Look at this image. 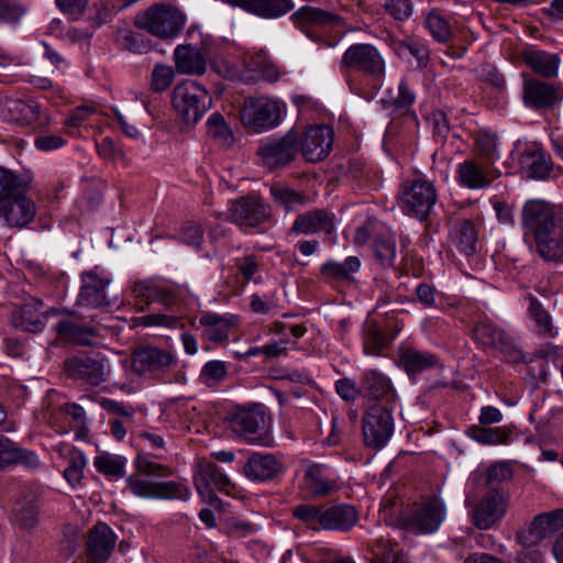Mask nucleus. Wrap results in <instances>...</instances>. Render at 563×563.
Here are the masks:
<instances>
[{
  "label": "nucleus",
  "mask_w": 563,
  "mask_h": 563,
  "mask_svg": "<svg viewBox=\"0 0 563 563\" xmlns=\"http://www.w3.org/2000/svg\"><path fill=\"white\" fill-rule=\"evenodd\" d=\"M474 339L485 347L508 353L512 347L511 338L489 321H478L473 330Z\"/></svg>",
  "instance_id": "30"
},
{
  "label": "nucleus",
  "mask_w": 563,
  "mask_h": 563,
  "mask_svg": "<svg viewBox=\"0 0 563 563\" xmlns=\"http://www.w3.org/2000/svg\"><path fill=\"white\" fill-rule=\"evenodd\" d=\"M232 5L252 12L258 16L274 19L282 16L292 10L291 0H222Z\"/></svg>",
  "instance_id": "29"
},
{
  "label": "nucleus",
  "mask_w": 563,
  "mask_h": 563,
  "mask_svg": "<svg viewBox=\"0 0 563 563\" xmlns=\"http://www.w3.org/2000/svg\"><path fill=\"white\" fill-rule=\"evenodd\" d=\"M86 464L87 459L81 451L71 450L69 452L68 465L64 471V477L71 486H77L81 483Z\"/></svg>",
  "instance_id": "55"
},
{
  "label": "nucleus",
  "mask_w": 563,
  "mask_h": 563,
  "mask_svg": "<svg viewBox=\"0 0 563 563\" xmlns=\"http://www.w3.org/2000/svg\"><path fill=\"white\" fill-rule=\"evenodd\" d=\"M376 258L382 266L390 267L396 260V243L391 239L376 238L373 244Z\"/></svg>",
  "instance_id": "59"
},
{
  "label": "nucleus",
  "mask_w": 563,
  "mask_h": 563,
  "mask_svg": "<svg viewBox=\"0 0 563 563\" xmlns=\"http://www.w3.org/2000/svg\"><path fill=\"white\" fill-rule=\"evenodd\" d=\"M126 483L130 490L139 497L169 499L176 497V483L173 481L152 483L131 475L126 478Z\"/></svg>",
  "instance_id": "32"
},
{
  "label": "nucleus",
  "mask_w": 563,
  "mask_h": 563,
  "mask_svg": "<svg viewBox=\"0 0 563 563\" xmlns=\"http://www.w3.org/2000/svg\"><path fill=\"white\" fill-rule=\"evenodd\" d=\"M55 330L60 338L77 345H92L95 339L99 336L97 328L68 320L59 321L55 325Z\"/></svg>",
  "instance_id": "37"
},
{
  "label": "nucleus",
  "mask_w": 563,
  "mask_h": 563,
  "mask_svg": "<svg viewBox=\"0 0 563 563\" xmlns=\"http://www.w3.org/2000/svg\"><path fill=\"white\" fill-rule=\"evenodd\" d=\"M117 543L114 531L104 522L96 523L89 531L87 540L88 563H106Z\"/></svg>",
  "instance_id": "20"
},
{
  "label": "nucleus",
  "mask_w": 563,
  "mask_h": 563,
  "mask_svg": "<svg viewBox=\"0 0 563 563\" xmlns=\"http://www.w3.org/2000/svg\"><path fill=\"white\" fill-rule=\"evenodd\" d=\"M250 307L255 313L267 314L278 308V299L274 294L264 296L253 294L250 298Z\"/></svg>",
  "instance_id": "62"
},
{
  "label": "nucleus",
  "mask_w": 563,
  "mask_h": 563,
  "mask_svg": "<svg viewBox=\"0 0 563 563\" xmlns=\"http://www.w3.org/2000/svg\"><path fill=\"white\" fill-rule=\"evenodd\" d=\"M81 288L78 302L86 307H101L109 303L106 288L110 284L108 277L98 274L97 268L81 275Z\"/></svg>",
  "instance_id": "25"
},
{
  "label": "nucleus",
  "mask_w": 563,
  "mask_h": 563,
  "mask_svg": "<svg viewBox=\"0 0 563 563\" xmlns=\"http://www.w3.org/2000/svg\"><path fill=\"white\" fill-rule=\"evenodd\" d=\"M520 57L533 73L541 77L553 78L559 73L561 58L558 54L527 47L521 51Z\"/></svg>",
  "instance_id": "27"
},
{
  "label": "nucleus",
  "mask_w": 563,
  "mask_h": 563,
  "mask_svg": "<svg viewBox=\"0 0 563 563\" xmlns=\"http://www.w3.org/2000/svg\"><path fill=\"white\" fill-rule=\"evenodd\" d=\"M5 111L9 120L21 126L46 130L52 124V117L48 110L33 99L10 100L5 104Z\"/></svg>",
  "instance_id": "13"
},
{
  "label": "nucleus",
  "mask_w": 563,
  "mask_h": 563,
  "mask_svg": "<svg viewBox=\"0 0 563 563\" xmlns=\"http://www.w3.org/2000/svg\"><path fill=\"white\" fill-rule=\"evenodd\" d=\"M399 361L408 374H417L439 364L434 354L411 346L400 349Z\"/></svg>",
  "instance_id": "36"
},
{
  "label": "nucleus",
  "mask_w": 563,
  "mask_h": 563,
  "mask_svg": "<svg viewBox=\"0 0 563 563\" xmlns=\"http://www.w3.org/2000/svg\"><path fill=\"white\" fill-rule=\"evenodd\" d=\"M457 184L464 188L477 190L488 187L493 180L490 165L475 159H465L460 163L455 170Z\"/></svg>",
  "instance_id": "24"
},
{
  "label": "nucleus",
  "mask_w": 563,
  "mask_h": 563,
  "mask_svg": "<svg viewBox=\"0 0 563 563\" xmlns=\"http://www.w3.org/2000/svg\"><path fill=\"white\" fill-rule=\"evenodd\" d=\"M300 152V132L290 129L284 135L263 139L257 147L262 166L271 172L285 168L297 158Z\"/></svg>",
  "instance_id": "3"
},
{
  "label": "nucleus",
  "mask_w": 563,
  "mask_h": 563,
  "mask_svg": "<svg viewBox=\"0 0 563 563\" xmlns=\"http://www.w3.org/2000/svg\"><path fill=\"white\" fill-rule=\"evenodd\" d=\"M283 104L268 97L246 98L243 102L240 120L242 124L255 132L272 130L282 122Z\"/></svg>",
  "instance_id": "6"
},
{
  "label": "nucleus",
  "mask_w": 563,
  "mask_h": 563,
  "mask_svg": "<svg viewBox=\"0 0 563 563\" xmlns=\"http://www.w3.org/2000/svg\"><path fill=\"white\" fill-rule=\"evenodd\" d=\"M563 529V509L538 515L529 529L520 532L517 538L525 547H536L540 541Z\"/></svg>",
  "instance_id": "18"
},
{
  "label": "nucleus",
  "mask_w": 563,
  "mask_h": 563,
  "mask_svg": "<svg viewBox=\"0 0 563 563\" xmlns=\"http://www.w3.org/2000/svg\"><path fill=\"white\" fill-rule=\"evenodd\" d=\"M178 240L196 251L200 250L205 242L202 224L196 220L186 221L181 227Z\"/></svg>",
  "instance_id": "56"
},
{
  "label": "nucleus",
  "mask_w": 563,
  "mask_h": 563,
  "mask_svg": "<svg viewBox=\"0 0 563 563\" xmlns=\"http://www.w3.org/2000/svg\"><path fill=\"white\" fill-rule=\"evenodd\" d=\"M528 313L534 323V329L538 334L545 338H554L556 335L552 317L534 297H529Z\"/></svg>",
  "instance_id": "42"
},
{
  "label": "nucleus",
  "mask_w": 563,
  "mask_h": 563,
  "mask_svg": "<svg viewBox=\"0 0 563 563\" xmlns=\"http://www.w3.org/2000/svg\"><path fill=\"white\" fill-rule=\"evenodd\" d=\"M203 334L210 341L220 343L229 339L232 330V316H221L214 312H205L200 318Z\"/></svg>",
  "instance_id": "34"
},
{
  "label": "nucleus",
  "mask_w": 563,
  "mask_h": 563,
  "mask_svg": "<svg viewBox=\"0 0 563 563\" xmlns=\"http://www.w3.org/2000/svg\"><path fill=\"white\" fill-rule=\"evenodd\" d=\"M416 101V93L406 80H401L398 85L397 95L390 96L386 101L394 111L407 112Z\"/></svg>",
  "instance_id": "57"
},
{
  "label": "nucleus",
  "mask_w": 563,
  "mask_h": 563,
  "mask_svg": "<svg viewBox=\"0 0 563 563\" xmlns=\"http://www.w3.org/2000/svg\"><path fill=\"white\" fill-rule=\"evenodd\" d=\"M25 185L27 184L19 176L9 169L0 167V208H3L2 205L8 199L13 198L14 195H18V191L25 187Z\"/></svg>",
  "instance_id": "54"
},
{
  "label": "nucleus",
  "mask_w": 563,
  "mask_h": 563,
  "mask_svg": "<svg viewBox=\"0 0 563 563\" xmlns=\"http://www.w3.org/2000/svg\"><path fill=\"white\" fill-rule=\"evenodd\" d=\"M512 155L527 177L544 179L549 176L551 170L550 157L540 144L518 142Z\"/></svg>",
  "instance_id": "14"
},
{
  "label": "nucleus",
  "mask_w": 563,
  "mask_h": 563,
  "mask_svg": "<svg viewBox=\"0 0 563 563\" xmlns=\"http://www.w3.org/2000/svg\"><path fill=\"white\" fill-rule=\"evenodd\" d=\"M136 27L162 40L176 35V8L167 3H155L136 14Z\"/></svg>",
  "instance_id": "8"
},
{
  "label": "nucleus",
  "mask_w": 563,
  "mask_h": 563,
  "mask_svg": "<svg viewBox=\"0 0 563 563\" xmlns=\"http://www.w3.org/2000/svg\"><path fill=\"white\" fill-rule=\"evenodd\" d=\"M243 63L249 70L258 73L267 81L274 82L280 77L278 66L264 49L244 52Z\"/></svg>",
  "instance_id": "33"
},
{
  "label": "nucleus",
  "mask_w": 563,
  "mask_h": 563,
  "mask_svg": "<svg viewBox=\"0 0 563 563\" xmlns=\"http://www.w3.org/2000/svg\"><path fill=\"white\" fill-rule=\"evenodd\" d=\"M207 51L194 52V49L178 47V74H197L206 71Z\"/></svg>",
  "instance_id": "48"
},
{
  "label": "nucleus",
  "mask_w": 563,
  "mask_h": 563,
  "mask_svg": "<svg viewBox=\"0 0 563 563\" xmlns=\"http://www.w3.org/2000/svg\"><path fill=\"white\" fill-rule=\"evenodd\" d=\"M126 459L122 455L101 452L93 459L98 473L111 481H118L125 474Z\"/></svg>",
  "instance_id": "39"
},
{
  "label": "nucleus",
  "mask_w": 563,
  "mask_h": 563,
  "mask_svg": "<svg viewBox=\"0 0 563 563\" xmlns=\"http://www.w3.org/2000/svg\"><path fill=\"white\" fill-rule=\"evenodd\" d=\"M444 518L443 501L438 497H431L413 506L405 518V526L418 533H432L439 529Z\"/></svg>",
  "instance_id": "11"
},
{
  "label": "nucleus",
  "mask_w": 563,
  "mask_h": 563,
  "mask_svg": "<svg viewBox=\"0 0 563 563\" xmlns=\"http://www.w3.org/2000/svg\"><path fill=\"white\" fill-rule=\"evenodd\" d=\"M178 125L180 122L186 126L196 124L210 106V97L197 82L184 80L178 82Z\"/></svg>",
  "instance_id": "9"
},
{
  "label": "nucleus",
  "mask_w": 563,
  "mask_h": 563,
  "mask_svg": "<svg viewBox=\"0 0 563 563\" xmlns=\"http://www.w3.org/2000/svg\"><path fill=\"white\" fill-rule=\"evenodd\" d=\"M139 444L145 454L153 455L156 459H163L166 451L165 439L156 432H142L139 434Z\"/></svg>",
  "instance_id": "58"
},
{
  "label": "nucleus",
  "mask_w": 563,
  "mask_h": 563,
  "mask_svg": "<svg viewBox=\"0 0 563 563\" xmlns=\"http://www.w3.org/2000/svg\"><path fill=\"white\" fill-rule=\"evenodd\" d=\"M134 465L139 473L148 476L166 477L173 473L170 466L154 462L141 454L135 459Z\"/></svg>",
  "instance_id": "60"
},
{
  "label": "nucleus",
  "mask_w": 563,
  "mask_h": 563,
  "mask_svg": "<svg viewBox=\"0 0 563 563\" xmlns=\"http://www.w3.org/2000/svg\"><path fill=\"white\" fill-rule=\"evenodd\" d=\"M12 324L15 328L27 332H38L42 330V322L34 307L25 305L14 311L11 317Z\"/></svg>",
  "instance_id": "50"
},
{
  "label": "nucleus",
  "mask_w": 563,
  "mask_h": 563,
  "mask_svg": "<svg viewBox=\"0 0 563 563\" xmlns=\"http://www.w3.org/2000/svg\"><path fill=\"white\" fill-rule=\"evenodd\" d=\"M40 508L34 500L18 501L13 509V521L19 529L32 532L38 525Z\"/></svg>",
  "instance_id": "43"
},
{
  "label": "nucleus",
  "mask_w": 563,
  "mask_h": 563,
  "mask_svg": "<svg viewBox=\"0 0 563 563\" xmlns=\"http://www.w3.org/2000/svg\"><path fill=\"white\" fill-rule=\"evenodd\" d=\"M164 284L161 280H141L135 284L133 291L150 301L157 300L164 305H172L174 296L170 291L166 290Z\"/></svg>",
  "instance_id": "47"
},
{
  "label": "nucleus",
  "mask_w": 563,
  "mask_h": 563,
  "mask_svg": "<svg viewBox=\"0 0 563 563\" xmlns=\"http://www.w3.org/2000/svg\"><path fill=\"white\" fill-rule=\"evenodd\" d=\"M27 185L18 195L8 199L0 208V218H3L9 227L23 228L33 221L36 214L34 201L26 196Z\"/></svg>",
  "instance_id": "19"
},
{
  "label": "nucleus",
  "mask_w": 563,
  "mask_h": 563,
  "mask_svg": "<svg viewBox=\"0 0 563 563\" xmlns=\"http://www.w3.org/2000/svg\"><path fill=\"white\" fill-rule=\"evenodd\" d=\"M371 552L373 555L371 563H383L386 560H390V558L397 553L394 551L389 539L384 537L377 538L373 541Z\"/></svg>",
  "instance_id": "63"
},
{
  "label": "nucleus",
  "mask_w": 563,
  "mask_h": 563,
  "mask_svg": "<svg viewBox=\"0 0 563 563\" xmlns=\"http://www.w3.org/2000/svg\"><path fill=\"white\" fill-rule=\"evenodd\" d=\"M194 485L200 498L214 509L221 510L223 503L217 496L213 487L225 495H233L234 483L219 466L210 461L201 460L194 473Z\"/></svg>",
  "instance_id": "5"
},
{
  "label": "nucleus",
  "mask_w": 563,
  "mask_h": 563,
  "mask_svg": "<svg viewBox=\"0 0 563 563\" xmlns=\"http://www.w3.org/2000/svg\"><path fill=\"white\" fill-rule=\"evenodd\" d=\"M388 345V339L374 319L368 318L363 325V346L367 355H379Z\"/></svg>",
  "instance_id": "40"
},
{
  "label": "nucleus",
  "mask_w": 563,
  "mask_h": 563,
  "mask_svg": "<svg viewBox=\"0 0 563 563\" xmlns=\"http://www.w3.org/2000/svg\"><path fill=\"white\" fill-rule=\"evenodd\" d=\"M208 134L222 146H229L233 142L230 126L219 113H212L207 121Z\"/></svg>",
  "instance_id": "52"
},
{
  "label": "nucleus",
  "mask_w": 563,
  "mask_h": 563,
  "mask_svg": "<svg viewBox=\"0 0 563 563\" xmlns=\"http://www.w3.org/2000/svg\"><path fill=\"white\" fill-rule=\"evenodd\" d=\"M271 194L275 202L284 207L286 211H292L309 203V198L305 194L280 184L273 185Z\"/></svg>",
  "instance_id": "44"
},
{
  "label": "nucleus",
  "mask_w": 563,
  "mask_h": 563,
  "mask_svg": "<svg viewBox=\"0 0 563 563\" xmlns=\"http://www.w3.org/2000/svg\"><path fill=\"white\" fill-rule=\"evenodd\" d=\"M229 429L251 444L268 445L271 417L264 405L256 404L249 408L238 407L225 416Z\"/></svg>",
  "instance_id": "2"
},
{
  "label": "nucleus",
  "mask_w": 563,
  "mask_h": 563,
  "mask_svg": "<svg viewBox=\"0 0 563 563\" xmlns=\"http://www.w3.org/2000/svg\"><path fill=\"white\" fill-rule=\"evenodd\" d=\"M323 508L312 504H301L292 509V516L311 529L322 530Z\"/></svg>",
  "instance_id": "51"
},
{
  "label": "nucleus",
  "mask_w": 563,
  "mask_h": 563,
  "mask_svg": "<svg viewBox=\"0 0 563 563\" xmlns=\"http://www.w3.org/2000/svg\"><path fill=\"white\" fill-rule=\"evenodd\" d=\"M474 142L476 154L482 162L492 166L499 159L498 136L496 133L481 130L476 133Z\"/></svg>",
  "instance_id": "41"
},
{
  "label": "nucleus",
  "mask_w": 563,
  "mask_h": 563,
  "mask_svg": "<svg viewBox=\"0 0 563 563\" xmlns=\"http://www.w3.org/2000/svg\"><path fill=\"white\" fill-rule=\"evenodd\" d=\"M399 198L406 213L424 220L434 207L438 195L432 181L419 177L401 185Z\"/></svg>",
  "instance_id": "7"
},
{
  "label": "nucleus",
  "mask_w": 563,
  "mask_h": 563,
  "mask_svg": "<svg viewBox=\"0 0 563 563\" xmlns=\"http://www.w3.org/2000/svg\"><path fill=\"white\" fill-rule=\"evenodd\" d=\"M333 130L328 125L308 128L300 133V152L308 162L322 161L332 148Z\"/></svg>",
  "instance_id": "17"
},
{
  "label": "nucleus",
  "mask_w": 563,
  "mask_h": 563,
  "mask_svg": "<svg viewBox=\"0 0 563 563\" xmlns=\"http://www.w3.org/2000/svg\"><path fill=\"white\" fill-rule=\"evenodd\" d=\"M175 77L170 66L156 65L152 73V86L155 91H164L169 87Z\"/></svg>",
  "instance_id": "64"
},
{
  "label": "nucleus",
  "mask_w": 563,
  "mask_h": 563,
  "mask_svg": "<svg viewBox=\"0 0 563 563\" xmlns=\"http://www.w3.org/2000/svg\"><path fill=\"white\" fill-rule=\"evenodd\" d=\"M292 18L297 23L302 25L311 24L324 26L339 24L340 22V18L338 15L310 5L300 8Z\"/></svg>",
  "instance_id": "45"
},
{
  "label": "nucleus",
  "mask_w": 563,
  "mask_h": 563,
  "mask_svg": "<svg viewBox=\"0 0 563 563\" xmlns=\"http://www.w3.org/2000/svg\"><path fill=\"white\" fill-rule=\"evenodd\" d=\"M424 26L439 43H448L455 37L459 30L440 11L432 10L424 20Z\"/></svg>",
  "instance_id": "38"
},
{
  "label": "nucleus",
  "mask_w": 563,
  "mask_h": 563,
  "mask_svg": "<svg viewBox=\"0 0 563 563\" xmlns=\"http://www.w3.org/2000/svg\"><path fill=\"white\" fill-rule=\"evenodd\" d=\"M283 464L273 454L253 453L244 465V474L254 482H265L277 477Z\"/></svg>",
  "instance_id": "26"
},
{
  "label": "nucleus",
  "mask_w": 563,
  "mask_h": 563,
  "mask_svg": "<svg viewBox=\"0 0 563 563\" xmlns=\"http://www.w3.org/2000/svg\"><path fill=\"white\" fill-rule=\"evenodd\" d=\"M303 488L311 497H325L333 494L338 485L324 475L320 465H311L305 472Z\"/></svg>",
  "instance_id": "35"
},
{
  "label": "nucleus",
  "mask_w": 563,
  "mask_h": 563,
  "mask_svg": "<svg viewBox=\"0 0 563 563\" xmlns=\"http://www.w3.org/2000/svg\"><path fill=\"white\" fill-rule=\"evenodd\" d=\"M394 432V419L388 409L375 405L363 418V439L367 448L383 449Z\"/></svg>",
  "instance_id": "10"
},
{
  "label": "nucleus",
  "mask_w": 563,
  "mask_h": 563,
  "mask_svg": "<svg viewBox=\"0 0 563 563\" xmlns=\"http://www.w3.org/2000/svg\"><path fill=\"white\" fill-rule=\"evenodd\" d=\"M523 242L543 261L563 262V212L542 199H529L521 209Z\"/></svg>",
  "instance_id": "1"
},
{
  "label": "nucleus",
  "mask_w": 563,
  "mask_h": 563,
  "mask_svg": "<svg viewBox=\"0 0 563 563\" xmlns=\"http://www.w3.org/2000/svg\"><path fill=\"white\" fill-rule=\"evenodd\" d=\"M65 371L69 377L82 380L92 386L106 382L109 374L107 358L97 353L92 355L74 356L66 360Z\"/></svg>",
  "instance_id": "12"
},
{
  "label": "nucleus",
  "mask_w": 563,
  "mask_h": 563,
  "mask_svg": "<svg viewBox=\"0 0 563 563\" xmlns=\"http://www.w3.org/2000/svg\"><path fill=\"white\" fill-rule=\"evenodd\" d=\"M341 69H350L364 75L374 87H379L385 78L386 64L379 51L372 44L351 45L343 54Z\"/></svg>",
  "instance_id": "4"
},
{
  "label": "nucleus",
  "mask_w": 563,
  "mask_h": 563,
  "mask_svg": "<svg viewBox=\"0 0 563 563\" xmlns=\"http://www.w3.org/2000/svg\"><path fill=\"white\" fill-rule=\"evenodd\" d=\"M361 267L356 256H349L344 262L329 261L321 266V274L328 279H350Z\"/></svg>",
  "instance_id": "46"
},
{
  "label": "nucleus",
  "mask_w": 563,
  "mask_h": 563,
  "mask_svg": "<svg viewBox=\"0 0 563 563\" xmlns=\"http://www.w3.org/2000/svg\"><path fill=\"white\" fill-rule=\"evenodd\" d=\"M25 9L10 0H0V24H16L21 21Z\"/></svg>",
  "instance_id": "61"
},
{
  "label": "nucleus",
  "mask_w": 563,
  "mask_h": 563,
  "mask_svg": "<svg viewBox=\"0 0 563 563\" xmlns=\"http://www.w3.org/2000/svg\"><path fill=\"white\" fill-rule=\"evenodd\" d=\"M173 356L170 353L163 350L144 346L134 351L132 355V368L140 375H155L172 363Z\"/></svg>",
  "instance_id": "23"
},
{
  "label": "nucleus",
  "mask_w": 563,
  "mask_h": 563,
  "mask_svg": "<svg viewBox=\"0 0 563 563\" xmlns=\"http://www.w3.org/2000/svg\"><path fill=\"white\" fill-rule=\"evenodd\" d=\"M358 521V512L355 507L347 504H339L323 508L322 530L350 531Z\"/></svg>",
  "instance_id": "28"
},
{
  "label": "nucleus",
  "mask_w": 563,
  "mask_h": 563,
  "mask_svg": "<svg viewBox=\"0 0 563 563\" xmlns=\"http://www.w3.org/2000/svg\"><path fill=\"white\" fill-rule=\"evenodd\" d=\"M508 498L505 492L490 489L475 506L473 521L478 529H489L506 514Z\"/></svg>",
  "instance_id": "16"
},
{
  "label": "nucleus",
  "mask_w": 563,
  "mask_h": 563,
  "mask_svg": "<svg viewBox=\"0 0 563 563\" xmlns=\"http://www.w3.org/2000/svg\"><path fill=\"white\" fill-rule=\"evenodd\" d=\"M559 98L558 89L550 82L530 78L523 80L522 101L531 110L552 108Z\"/></svg>",
  "instance_id": "22"
},
{
  "label": "nucleus",
  "mask_w": 563,
  "mask_h": 563,
  "mask_svg": "<svg viewBox=\"0 0 563 563\" xmlns=\"http://www.w3.org/2000/svg\"><path fill=\"white\" fill-rule=\"evenodd\" d=\"M467 434L478 443L485 445H496L506 443L508 433L501 428H484L473 426L467 430Z\"/></svg>",
  "instance_id": "53"
},
{
  "label": "nucleus",
  "mask_w": 563,
  "mask_h": 563,
  "mask_svg": "<svg viewBox=\"0 0 563 563\" xmlns=\"http://www.w3.org/2000/svg\"><path fill=\"white\" fill-rule=\"evenodd\" d=\"M455 234L459 250L466 255L474 254L477 243V231L474 222L471 220H462L457 224Z\"/></svg>",
  "instance_id": "49"
},
{
  "label": "nucleus",
  "mask_w": 563,
  "mask_h": 563,
  "mask_svg": "<svg viewBox=\"0 0 563 563\" xmlns=\"http://www.w3.org/2000/svg\"><path fill=\"white\" fill-rule=\"evenodd\" d=\"M335 216L324 209H314L296 217L290 231L296 234H318L324 233L331 235L335 232Z\"/></svg>",
  "instance_id": "21"
},
{
  "label": "nucleus",
  "mask_w": 563,
  "mask_h": 563,
  "mask_svg": "<svg viewBox=\"0 0 563 563\" xmlns=\"http://www.w3.org/2000/svg\"><path fill=\"white\" fill-rule=\"evenodd\" d=\"M269 216V209L254 196L231 201L228 217L240 227L254 228L263 223Z\"/></svg>",
  "instance_id": "15"
},
{
  "label": "nucleus",
  "mask_w": 563,
  "mask_h": 563,
  "mask_svg": "<svg viewBox=\"0 0 563 563\" xmlns=\"http://www.w3.org/2000/svg\"><path fill=\"white\" fill-rule=\"evenodd\" d=\"M361 385L362 396L368 399L385 400L388 402L395 398L390 380L377 371H365L362 374Z\"/></svg>",
  "instance_id": "31"
}]
</instances>
